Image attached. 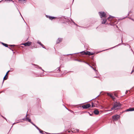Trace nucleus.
Listing matches in <instances>:
<instances>
[{"instance_id":"20e7f679","label":"nucleus","mask_w":134,"mask_h":134,"mask_svg":"<svg viewBox=\"0 0 134 134\" xmlns=\"http://www.w3.org/2000/svg\"><path fill=\"white\" fill-rule=\"evenodd\" d=\"M119 117V115H116L113 116L112 117V118L114 120L116 121L118 119Z\"/></svg>"},{"instance_id":"e433bc0d","label":"nucleus","mask_w":134,"mask_h":134,"mask_svg":"<svg viewBox=\"0 0 134 134\" xmlns=\"http://www.w3.org/2000/svg\"><path fill=\"white\" fill-rule=\"evenodd\" d=\"M134 71V69L133 70H132L131 72V73L132 72H133Z\"/></svg>"},{"instance_id":"37998d69","label":"nucleus","mask_w":134,"mask_h":134,"mask_svg":"<svg viewBox=\"0 0 134 134\" xmlns=\"http://www.w3.org/2000/svg\"><path fill=\"white\" fill-rule=\"evenodd\" d=\"M127 91H126V92H125V93H126H126H127Z\"/></svg>"},{"instance_id":"dca6fc26","label":"nucleus","mask_w":134,"mask_h":134,"mask_svg":"<svg viewBox=\"0 0 134 134\" xmlns=\"http://www.w3.org/2000/svg\"><path fill=\"white\" fill-rule=\"evenodd\" d=\"M46 16L47 18H48L49 19L51 20L52 16H50L47 15H46Z\"/></svg>"},{"instance_id":"6e6552de","label":"nucleus","mask_w":134,"mask_h":134,"mask_svg":"<svg viewBox=\"0 0 134 134\" xmlns=\"http://www.w3.org/2000/svg\"><path fill=\"white\" fill-rule=\"evenodd\" d=\"M106 18H104L101 19V21L102 24H104L107 21Z\"/></svg>"},{"instance_id":"ea45409f","label":"nucleus","mask_w":134,"mask_h":134,"mask_svg":"<svg viewBox=\"0 0 134 134\" xmlns=\"http://www.w3.org/2000/svg\"><path fill=\"white\" fill-rule=\"evenodd\" d=\"M130 19H131L132 20L134 21V20H133V19H131L130 18Z\"/></svg>"},{"instance_id":"412c9836","label":"nucleus","mask_w":134,"mask_h":134,"mask_svg":"<svg viewBox=\"0 0 134 134\" xmlns=\"http://www.w3.org/2000/svg\"><path fill=\"white\" fill-rule=\"evenodd\" d=\"M76 131H74L75 132H79V130L78 129H76Z\"/></svg>"},{"instance_id":"603ef678","label":"nucleus","mask_w":134,"mask_h":134,"mask_svg":"<svg viewBox=\"0 0 134 134\" xmlns=\"http://www.w3.org/2000/svg\"><path fill=\"white\" fill-rule=\"evenodd\" d=\"M127 16H126L124 18H123V19L127 17Z\"/></svg>"},{"instance_id":"4c0bfd02","label":"nucleus","mask_w":134,"mask_h":134,"mask_svg":"<svg viewBox=\"0 0 134 134\" xmlns=\"http://www.w3.org/2000/svg\"><path fill=\"white\" fill-rule=\"evenodd\" d=\"M14 4L15 6L16 7L17 6V4L15 3H14Z\"/></svg>"},{"instance_id":"7ed1b4c3","label":"nucleus","mask_w":134,"mask_h":134,"mask_svg":"<svg viewBox=\"0 0 134 134\" xmlns=\"http://www.w3.org/2000/svg\"><path fill=\"white\" fill-rule=\"evenodd\" d=\"M98 14L99 15L101 18H106L107 16L106 15V14L104 12H99Z\"/></svg>"},{"instance_id":"c03bdc74","label":"nucleus","mask_w":134,"mask_h":134,"mask_svg":"<svg viewBox=\"0 0 134 134\" xmlns=\"http://www.w3.org/2000/svg\"><path fill=\"white\" fill-rule=\"evenodd\" d=\"M19 13H20V15H21V17H22V18L23 19V17H22V15H21V13H20V12H19Z\"/></svg>"},{"instance_id":"c9c22d12","label":"nucleus","mask_w":134,"mask_h":134,"mask_svg":"<svg viewBox=\"0 0 134 134\" xmlns=\"http://www.w3.org/2000/svg\"><path fill=\"white\" fill-rule=\"evenodd\" d=\"M41 46H43V44H42V43H41L40 45Z\"/></svg>"},{"instance_id":"ddd939ff","label":"nucleus","mask_w":134,"mask_h":134,"mask_svg":"<svg viewBox=\"0 0 134 134\" xmlns=\"http://www.w3.org/2000/svg\"><path fill=\"white\" fill-rule=\"evenodd\" d=\"M31 123L33 125H34L38 130L40 129L37 126L35 125L34 123H33L32 122H31Z\"/></svg>"},{"instance_id":"a211bd4d","label":"nucleus","mask_w":134,"mask_h":134,"mask_svg":"<svg viewBox=\"0 0 134 134\" xmlns=\"http://www.w3.org/2000/svg\"><path fill=\"white\" fill-rule=\"evenodd\" d=\"M34 65H35V66H36L37 67H39L38 68H39V69H42V71H44L43 70V69H42L41 67H39V66H38V65H35V64H34Z\"/></svg>"},{"instance_id":"39448f33","label":"nucleus","mask_w":134,"mask_h":134,"mask_svg":"<svg viewBox=\"0 0 134 134\" xmlns=\"http://www.w3.org/2000/svg\"><path fill=\"white\" fill-rule=\"evenodd\" d=\"M91 106L90 104H87L82 106V107L83 109H87L90 107Z\"/></svg>"},{"instance_id":"de8ad7c7","label":"nucleus","mask_w":134,"mask_h":134,"mask_svg":"<svg viewBox=\"0 0 134 134\" xmlns=\"http://www.w3.org/2000/svg\"><path fill=\"white\" fill-rule=\"evenodd\" d=\"M46 132H45V133H42V134H46Z\"/></svg>"},{"instance_id":"1a4fd4ad","label":"nucleus","mask_w":134,"mask_h":134,"mask_svg":"<svg viewBox=\"0 0 134 134\" xmlns=\"http://www.w3.org/2000/svg\"><path fill=\"white\" fill-rule=\"evenodd\" d=\"M93 113L96 115H98L99 113V111L97 109H96L93 111Z\"/></svg>"},{"instance_id":"2eb2a0df","label":"nucleus","mask_w":134,"mask_h":134,"mask_svg":"<svg viewBox=\"0 0 134 134\" xmlns=\"http://www.w3.org/2000/svg\"><path fill=\"white\" fill-rule=\"evenodd\" d=\"M2 44L3 45L5 46V47H8V45L7 44L4 43L3 42H2Z\"/></svg>"},{"instance_id":"aec40b11","label":"nucleus","mask_w":134,"mask_h":134,"mask_svg":"<svg viewBox=\"0 0 134 134\" xmlns=\"http://www.w3.org/2000/svg\"><path fill=\"white\" fill-rule=\"evenodd\" d=\"M94 70L95 71L96 74L97 75L98 73V71L96 69H95Z\"/></svg>"},{"instance_id":"393cba45","label":"nucleus","mask_w":134,"mask_h":134,"mask_svg":"<svg viewBox=\"0 0 134 134\" xmlns=\"http://www.w3.org/2000/svg\"><path fill=\"white\" fill-rule=\"evenodd\" d=\"M92 107H95V106L94 105V104L93 103H92Z\"/></svg>"},{"instance_id":"f3484780","label":"nucleus","mask_w":134,"mask_h":134,"mask_svg":"<svg viewBox=\"0 0 134 134\" xmlns=\"http://www.w3.org/2000/svg\"><path fill=\"white\" fill-rule=\"evenodd\" d=\"M110 97L113 99V100H114L115 98L112 95L110 96Z\"/></svg>"},{"instance_id":"473e14b6","label":"nucleus","mask_w":134,"mask_h":134,"mask_svg":"<svg viewBox=\"0 0 134 134\" xmlns=\"http://www.w3.org/2000/svg\"><path fill=\"white\" fill-rule=\"evenodd\" d=\"M88 113L89 114V115L90 116H92V114H91L89 112H88Z\"/></svg>"},{"instance_id":"b1692460","label":"nucleus","mask_w":134,"mask_h":134,"mask_svg":"<svg viewBox=\"0 0 134 134\" xmlns=\"http://www.w3.org/2000/svg\"><path fill=\"white\" fill-rule=\"evenodd\" d=\"M38 130L40 132V133H43L42 132H43V131H42L40 129H39V130Z\"/></svg>"},{"instance_id":"4be33fe9","label":"nucleus","mask_w":134,"mask_h":134,"mask_svg":"<svg viewBox=\"0 0 134 134\" xmlns=\"http://www.w3.org/2000/svg\"><path fill=\"white\" fill-rule=\"evenodd\" d=\"M107 93V95H108V96H109L110 97V96H112L111 94H110L109 93Z\"/></svg>"},{"instance_id":"8fccbe9b","label":"nucleus","mask_w":134,"mask_h":134,"mask_svg":"<svg viewBox=\"0 0 134 134\" xmlns=\"http://www.w3.org/2000/svg\"><path fill=\"white\" fill-rule=\"evenodd\" d=\"M131 51H132V52H133V50H132V49H131Z\"/></svg>"},{"instance_id":"c85d7f7f","label":"nucleus","mask_w":134,"mask_h":134,"mask_svg":"<svg viewBox=\"0 0 134 134\" xmlns=\"http://www.w3.org/2000/svg\"><path fill=\"white\" fill-rule=\"evenodd\" d=\"M71 21H72V22H73V23H74V24L76 25H77V24H76L72 19H71Z\"/></svg>"},{"instance_id":"f03ea898","label":"nucleus","mask_w":134,"mask_h":134,"mask_svg":"<svg viewBox=\"0 0 134 134\" xmlns=\"http://www.w3.org/2000/svg\"><path fill=\"white\" fill-rule=\"evenodd\" d=\"M81 53L83 55H93L94 53H91L90 52L87 51L86 52H85V51H83L81 52H78L76 53H73V54H68L67 55H72L74 54H76L77 53Z\"/></svg>"},{"instance_id":"49530a36","label":"nucleus","mask_w":134,"mask_h":134,"mask_svg":"<svg viewBox=\"0 0 134 134\" xmlns=\"http://www.w3.org/2000/svg\"><path fill=\"white\" fill-rule=\"evenodd\" d=\"M99 95H98V96H97V97H96L94 99L96 98L97 97H98Z\"/></svg>"},{"instance_id":"864d4df0","label":"nucleus","mask_w":134,"mask_h":134,"mask_svg":"<svg viewBox=\"0 0 134 134\" xmlns=\"http://www.w3.org/2000/svg\"><path fill=\"white\" fill-rule=\"evenodd\" d=\"M121 42H122V40H121Z\"/></svg>"},{"instance_id":"4d7b16f0","label":"nucleus","mask_w":134,"mask_h":134,"mask_svg":"<svg viewBox=\"0 0 134 134\" xmlns=\"http://www.w3.org/2000/svg\"><path fill=\"white\" fill-rule=\"evenodd\" d=\"M68 132H70V131H69Z\"/></svg>"},{"instance_id":"a18cd8bd","label":"nucleus","mask_w":134,"mask_h":134,"mask_svg":"<svg viewBox=\"0 0 134 134\" xmlns=\"http://www.w3.org/2000/svg\"><path fill=\"white\" fill-rule=\"evenodd\" d=\"M9 46H12V45H9Z\"/></svg>"},{"instance_id":"bb28decb","label":"nucleus","mask_w":134,"mask_h":134,"mask_svg":"<svg viewBox=\"0 0 134 134\" xmlns=\"http://www.w3.org/2000/svg\"><path fill=\"white\" fill-rule=\"evenodd\" d=\"M56 18L55 17H54L53 16V17L52 16L51 20H52L53 19H55V18Z\"/></svg>"},{"instance_id":"58836bf2","label":"nucleus","mask_w":134,"mask_h":134,"mask_svg":"<svg viewBox=\"0 0 134 134\" xmlns=\"http://www.w3.org/2000/svg\"><path fill=\"white\" fill-rule=\"evenodd\" d=\"M94 77L98 78L99 77L98 76H94Z\"/></svg>"},{"instance_id":"a19ab883","label":"nucleus","mask_w":134,"mask_h":134,"mask_svg":"<svg viewBox=\"0 0 134 134\" xmlns=\"http://www.w3.org/2000/svg\"><path fill=\"white\" fill-rule=\"evenodd\" d=\"M18 122H16V123H14L13 124V125H14V124H15V123H18Z\"/></svg>"},{"instance_id":"cd10ccee","label":"nucleus","mask_w":134,"mask_h":134,"mask_svg":"<svg viewBox=\"0 0 134 134\" xmlns=\"http://www.w3.org/2000/svg\"><path fill=\"white\" fill-rule=\"evenodd\" d=\"M25 1V0H19V1H21V2H23Z\"/></svg>"},{"instance_id":"9b49d317","label":"nucleus","mask_w":134,"mask_h":134,"mask_svg":"<svg viewBox=\"0 0 134 134\" xmlns=\"http://www.w3.org/2000/svg\"><path fill=\"white\" fill-rule=\"evenodd\" d=\"M27 114L26 115V121H28L29 122H30V123H31V122H32L31 121V120L29 118H28L26 116H27Z\"/></svg>"},{"instance_id":"5fc2aeb1","label":"nucleus","mask_w":134,"mask_h":134,"mask_svg":"<svg viewBox=\"0 0 134 134\" xmlns=\"http://www.w3.org/2000/svg\"><path fill=\"white\" fill-rule=\"evenodd\" d=\"M65 108L67 109H68L66 108V107H65Z\"/></svg>"},{"instance_id":"7c9ffc66","label":"nucleus","mask_w":134,"mask_h":134,"mask_svg":"<svg viewBox=\"0 0 134 134\" xmlns=\"http://www.w3.org/2000/svg\"><path fill=\"white\" fill-rule=\"evenodd\" d=\"M10 71L9 70L8 71L7 73H6V75H7L8 74V72Z\"/></svg>"},{"instance_id":"a878e982","label":"nucleus","mask_w":134,"mask_h":134,"mask_svg":"<svg viewBox=\"0 0 134 134\" xmlns=\"http://www.w3.org/2000/svg\"><path fill=\"white\" fill-rule=\"evenodd\" d=\"M37 43L40 45L41 44V42L38 41H37Z\"/></svg>"},{"instance_id":"9d476101","label":"nucleus","mask_w":134,"mask_h":134,"mask_svg":"<svg viewBox=\"0 0 134 134\" xmlns=\"http://www.w3.org/2000/svg\"><path fill=\"white\" fill-rule=\"evenodd\" d=\"M62 39L61 38H58L56 41L57 43H58L62 41Z\"/></svg>"},{"instance_id":"5701e85b","label":"nucleus","mask_w":134,"mask_h":134,"mask_svg":"<svg viewBox=\"0 0 134 134\" xmlns=\"http://www.w3.org/2000/svg\"><path fill=\"white\" fill-rule=\"evenodd\" d=\"M121 44L120 43L119 44H118V45H116V46H114V47H112V48H115V47H116V46H119V45H121Z\"/></svg>"},{"instance_id":"72a5a7b5","label":"nucleus","mask_w":134,"mask_h":134,"mask_svg":"<svg viewBox=\"0 0 134 134\" xmlns=\"http://www.w3.org/2000/svg\"><path fill=\"white\" fill-rule=\"evenodd\" d=\"M8 48H9L10 49V50H12V51H13V50L12 49H11V48H10L9 47H8Z\"/></svg>"},{"instance_id":"4468645a","label":"nucleus","mask_w":134,"mask_h":134,"mask_svg":"<svg viewBox=\"0 0 134 134\" xmlns=\"http://www.w3.org/2000/svg\"><path fill=\"white\" fill-rule=\"evenodd\" d=\"M7 75H5V76H4V78H3V82H2V84H3L4 82V80H6L7 78H8V76H6Z\"/></svg>"},{"instance_id":"13d9d810","label":"nucleus","mask_w":134,"mask_h":134,"mask_svg":"<svg viewBox=\"0 0 134 134\" xmlns=\"http://www.w3.org/2000/svg\"><path fill=\"white\" fill-rule=\"evenodd\" d=\"M74 1V0H73V1Z\"/></svg>"},{"instance_id":"09e8293b","label":"nucleus","mask_w":134,"mask_h":134,"mask_svg":"<svg viewBox=\"0 0 134 134\" xmlns=\"http://www.w3.org/2000/svg\"><path fill=\"white\" fill-rule=\"evenodd\" d=\"M12 46H15L14 45H12Z\"/></svg>"},{"instance_id":"f257e3e1","label":"nucleus","mask_w":134,"mask_h":134,"mask_svg":"<svg viewBox=\"0 0 134 134\" xmlns=\"http://www.w3.org/2000/svg\"><path fill=\"white\" fill-rule=\"evenodd\" d=\"M121 106V104L119 102H116L114 104V105L112 108H111V110L110 111H111L114 109L116 110L119 109Z\"/></svg>"},{"instance_id":"f8f14e48","label":"nucleus","mask_w":134,"mask_h":134,"mask_svg":"<svg viewBox=\"0 0 134 134\" xmlns=\"http://www.w3.org/2000/svg\"><path fill=\"white\" fill-rule=\"evenodd\" d=\"M114 17L113 16L110 15V16L107 18V19L109 21H111L112 20V19Z\"/></svg>"},{"instance_id":"3c124183","label":"nucleus","mask_w":134,"mask_h":134,"mask_svg":"<svg viewBox=\"0 0 134 134\" xmlns=\"http://www.w3.org/2000/svg\"><path fill=\"white\" fill-rule=\"evenodd\" d=\"M23 120H25L24 118L23 119Z\"/></svg>"},{"instance_id":"f704fd0d","label":"nucleus","mask_w":134,"mask_h":134,"mask_svg":"<svg viewBox=\"0 0 134 134\" xmlns=\"http://www.w3.org/2000/svg\"><path fill=\"white\" fill-rule=\"evenodd\" d=\"M1 116L2 117H3V118H4L6 120V119L3 116L1 115Z\"/></svg>"},{"instance_id":"c756f323","label":"nucleus","mask_w":134,"mask_h":134,"mask_svg":"<svg viewBox=\"0 0 134 134\" xmlns=\"http://www.w3.org/2000/svg\"><path fill=\"white\" fill-rule=\"evenodd\" d=\"M75 60H76V61H77L79 62H81V61L80 60H79L77 59H75Z\"/></svg>"},{"instance_id":"6e6d98bb","label":"nucleus","mask_w":134,"mask_h":134,"mask_svg":"<svg viewBox=\"0 0 134 134\" xmlns=\"http://www.w3.org/2000/svg\"><path fill=\"white\" fill-rule=\"evenodd\" d=\"M56 134V133H53V134Z\"/></svg>"},{"instance_id":"6ab92c4d","label":"nucleus","mask_w":134,"mask_h":134,"mask_svg":"<svg viewBox=\"0 0 134 134\" xmlns=\"http://www.w3.org/2000/svg\"><path fill=\"white\" fill-rule=\"evenodd\" d=\"M86 63L87 64H88L90 66V67L91 68H92L93 70H94L95 69L93 67H92V66H91V65H90L88 63Z\"/></svg>"},{"instance_id":"423d86ee","label":"nucleus","mask_w":134,"mask_h":134,"mask_svg":"<svg viewBox=\"0 0 134 134\" xmlns=\"http://www.w3.org/2000/svg\"><path fill=\"white\" fill-rule=\"evenodd\" d=\"M31 44V42L29 41H28L26 43H24L23 44L25 46H30Z\"/></svg>"},{"instance_id":"2f4dec72","label":"nucleus","mask_w":134,"mask_h":134,"mask_svg":"<svg viewBox=\"0 0 134 134\" xmlns=\"http://www.w3.org/2000/svg\"><path fill=\"white\" fill-rule=\"evenodd\" d=\"M42 48H45V46H44L43 45V46H42Z\"/></svg>"},{"instance_id":"79ce46f5","label":"nucleus","mask_w":134,"mask_h":134,"mask_svg":"<svg viewBox=\"0 0 134 134\" xmlns=\"http://www.w3.org/2000/svg\"><path fill=\"white\" fill-rule=\"evenodd\" d=\"M130 12H131L130 11L129 12V13L128 14V15H129L130 13Z\"/></svg>"},{"instance_id":"0eeeda50","label":"nucleus","mask_w":134,"mask_h":134,"mask_svg":"<svg viewBox=\"0 0 134 134\" xmlns=\"http://www.w3.org/2000/svg\"><path fill=\"white\" fill-rule=\"evenodd\" d=\"M134 111V107L130 108L126 110L124 112H126L129 111Z\"/></svg>"}]
</instances>
